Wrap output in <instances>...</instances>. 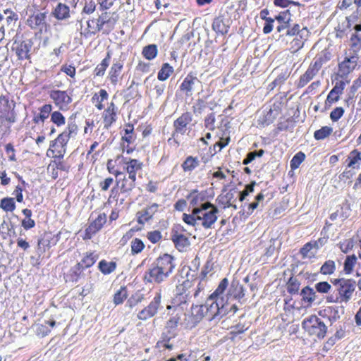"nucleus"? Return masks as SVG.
Masks as SVG:
<instances>
[{
  "mask_svg": "<svg viewBox=\"0 0 361 361\" xmlns=\"http://www.w3.org/2000/svg\"><path fill=\"white\" fill-rule=\"evenodd\" d=\"M174 257L164 254L157 258L144 275V281L148 283H161L166 280L176 267Z\"/></svg>",
  "mask_w": 361,
  "mask_h": 361,
  "instance_id": "1",
  "label": "nucleus"
},
{
  "mask_svg": "<svg viewBox=\"0 0 361 361\" xmlns=\"http://www.w3.org/2000/svg\"><path fill=\"white\" fill-rule=\"evenodd\" d=\"M197 216H200L198 221H202L201 224L204 228H211L217 220L216 214L219 212V209L210 202L201 204L200 207L197 208Z\"/></svg>",
  "mask_w": 361,
  "mask_h": 361,
  "instance_id": "2",
  "label": "nucleus"
},
{
  "mask_svg": "<svg viewBox=\"0 0 361 361\" xmlns=\"http://www.w3.org/2000/svg\"><path fill=\"white\" fill-rule=\"evenodd\" d=\"M302 326L310 335L315 336L318 338H324L327 331V326L316 315L305 319Z\"/></svg>",
  "mask_w": 361,
  "mask_h": 361,
  "instance_id": "3",
  "label": "nucleus"
},
{
  "mask_svg": "<svg viewBox=\"0 0 361 361\" xmlns=\"http://www.w3.org/2000/svg\"><path fill=\"white\" fill-rule=\"evenodd\" d=\"M356 282L353 279H345L344 282L337 288L338 294L336 296L330 295L327 298L329 302H345L347 303L352 297L355 290Z\"/></svg>",
  "mask_w": 361,
  "mask_h": 361,
  "instance_id": "4",
  "label": "nucleus"
},
{
  "mask_svg": "<svg viewBox=\"0 0 361 361\" xmlns=\"http://www.w3.org/2000/svg\"><path fill=\"white\" fill-rule=\"evenodd\" d=\"M161 300V293H157L149 304L138 312L137 318L140 320H147L155 316L158 310L162 307Z\"/></svg>",
  "mask_w": 361,
  "mask_h": 361,
  "instance_id": "5",
  "label": "nucleus"
},
{
  "mask_svg": "<svg viewBox=\"0 0 361 361\" xmlns=\"http://www.w3.org/2000/svg\"><path fill=\"white\" fill-rule=\"evenodd\" d=\"M15 103H10L8 97L0 96V118H5L6 121L11 123H15L16 121V114L13 109Z\"/></svg>",
  "mask_w": 361,
  "mask_h": 361,
  "instance_id": "6",
  "label": "nucleus"
},
{
  "mask_svg": "<svg viewBox=\"0 0 361 361\" xmlns=\"http://www.w3.org/2000/svg\"><path fill=\"white\" fill-rule=\"evenodd\" d=\"M71 137L70 135H67V133L63 131L59 135L55 140L51 142L49 151L51 152L53 154L56 152V154L54 155V157L59 159L63 158L66 153L65 147Z\"/></svg>",
  "mask_w": 361,
  "mask_h": 361,
  "instance_id": "7",
  "label": "nucleus"
},
{
  "mask_svg": "<svg viewBox=\"0 0 361 361\" xmlns=\"http://www.w3.org/2000/svg\"><path fill=\"white\" fill-rule=\"evenodd\" d=\"M207 320L216 324L219 322V317L217 315L219 311V298H214L213 296H209L204 302Z\"/></svg>",
  "mask_w": 361,
  "mask_h": 361,
  "instance_id": "8",
  "label": "nucleus"
},
{
  "mask_svg": "<svg viewBox=\"0 0 361 361\" xmlns=\"http://www.w3.org/2000/svg\"><path fill=\"white\" fill-rule=\"evenodd\" d=\"M26 24L32 30H37L42 32L47 27V13L34 12V13L28 17Z\"/></svg>",
  "mask_w": 361,
  "mask_h": 361,
  "instance_id": "9",
  "label": "nucleus"
},
{
  "mask_svg": "<svg viewBox=\"0 0 361 361\" xmlns=\"http://www.w3.org/2000/svg\"><path fill=\"white\" fill-rule=\"evenodd\" d=\"M50 98L61 110L68 109L69 104L71 103V97L66 91L51 90L49 94Z\"/></svg>",
  "mask_w": 361,
  "mask_h": 361,
  "instance_id": "10",
  "label": "nucleus"
},
{
  "mask_svg": "<svg viewBox=\"0 0 361 361\" xmlns=\"http://www.w3.org/2000/svg\"><path fill=\"white\" fill-rule=\"evenodd\" d=\"M33 45L31 39H27L21 41H15L13 49L16 51L18 59H28L30 58L29 52Z\"/></svg>",
  "mask_w": 361,
  "mask_h": 361,
  "instance_id": "11",
  "label": "nucleus"
},
{
  "mask_svg": "<svg viewBox=\"0 0 361 361\" xmlns=\"http://www.w3.org/2000/svg\"><path fill=\"white\" fill-rule=\"evenodd\" d=\"M191 121V114L190 112L183 113L173 122L174 131L172 133V137L175 138L178 134H185L186 131V127Z\"/></svg>",
  "mask_w": 361,
  "mask_h": 361,
  "instance_id": "12",
  "label": "nucleus"
},
{
  "mask_svg": "<svg viewBox=\"0 0 361 361\" xmlns=\"http://www.w3.org/2000/svg\"><path fill=\"white\" fill-rule=\"evenodd\" d=\"M106 221L105 214H99L97 219L85 230L86 238L90 239L92 235L99 231Z\"/></svg>",
  "mask_w": 361,
  "mask_h": 361,
  "instance_id": "13",
  "label": "nucleus"
},
{
  "mask_svg": "<svg viewBox=\"0 0 361 361\" xmlns=\"http://www.w3.org/2000/svg\"><path fill=\"white\" fill-rule=\"evenodd\" d=\"M135 180L136 177H130V176L128 177L123 176V178L119 176L116 180V186L120 187L122 193H129L135 186Z\"/></svg>",
  "mask_w": 361,
  "mask_h": 361,
  "instance_id": "14",
  "label": "nucleus"
},
{
  "mask_svg": "<svg viewBox=\"0 0 361 361\" xmlns=\"http://www.w3.org/2000/svg\"><path fill=\"white\" fill-rule=\"evenodd\" d=\"M286 37H299L301 39H307L309 37V31L306 27H301L298 24L288 25L286 31Z\"/></svg>",
  "mask_w": 361,
  "mask_h": 361,
  "instance_id": "15",
  "label": "nucleus"
},
{
  "mask_svg": "<svg viewBox=\"0 0 361 361\" xmlns=\"http://www.w3.org/2000/svg\"><path fill=\"white\" fill-rule=\"evenodd\" d=\"M195 82H200V81L196 76L189 73L180 85V90L184 92L186 96L190 97L192 94V91Z\"/></svg>",
  "mask_w": 361,
  "mask_h": 361,
  "instance_id": "16",
  "label": "nucleus"
},
{
  "mask_svg": "<svg viewBox=\"0 0 361 361\" xmlns=\"http://www.w3.org/2000/svg\"><path fill=\"white\" fill-rule=\"evenodd\" d=\"M228 294L235 299L238 300L240 302H242V300L245 301V290L238 280L234 279L232 281Z\"/></svg>",
  "mask_w": 361,
  "mask_h": 361,
  "instance_id": "17",
  "label": "nucleus"
},
{
  "mask_svg": "<svg viewBox=\"0 0 361 361\" xmlns=\"http://www.w3.org/2000/svg\"><path fill=\"white\" fill-rule=\"evenodd\" d=\"M53 16L58 20H66L71 17V11L68 6L59 3L52 11Z\"/></svg>",
  "mask_w": 361,
  "mask_h": 361,
  "instance_id": "18",
  "label": "nucleus"
},
{
  "mask_svg": "<svg viewBox=\"0 0 361 361\" xmlns=\"http://www.w3.org/2000/svg\"><path fill=\"white\" fill-rule=\"evenodd\" d=\"M345 87V83L343 81L336 82V85L329 92L327 98L325 102V104L329 105L334 102H336L339 99V94H341Z\"/></svg>",
  "mask_w": 361,
  "mask_h": 361,
  "instance_id": "19",
  "label": "nucleus"
},
{
  "mask_svg": "<svg viewBox=\"0 0 361 361\" xmlns=\"http://www.w3.org/2000/svg\"><path fill=\"white\" fill-rule=\"evenodd\" d=\"M192 283L188 279L183 281L182 283L177 285L175 292L176 295L180 296V303H185L189 296V288L191 287Z\"/></svg>",
  "mask_w": 361,
  "mask_h": 361,
  "instance_id": "20",
  "label": "nucleus"
},
{
  "mask_svg": "<svg viewBox=\"0 0 361 361\" xmlns=\"http://www.w3.org/2000/svg\"><path fill=\"white\" fill-rule=\"evenodd\" d=\"M171 240L175 245V247L180 251H185L186 247L190 245V240L188 237L183 234L176 232L172 235Z\"/></svg>",
  "mask_w": 361,
  "mask_h": 361,
  "instance_id": "21",
  "label": "nucleus"
},
{
  "mask_svg": "<svg viewBox=\"0 0 361 361\" xmlns=\"http://www.w3.org/2000/svg\"><path fill=\"white\" fill-rule=\"evenodd\" d=\"M176 335L177 331L174 330V329H169L168 328H165V330L161 335V340L158 343H161L162 346L171 350L173 348V345L170 344L169 341L171 339L175 338Z\"/></svg>",
  "mask_w": 361,
  "mask_h": 361,
  "instance_id": "22",
  "label": "nucleus"
},
{
  "mask_svg": "<svg viewBox=\"0 0 361 361\" xmlns=\"http://www.w3.org/2000/svg\"><path fill=\"white\" fill-rule=\"evenodd\" d=\"M277 107L278 106L274 105V108H271L262 118L259 119V123L263 126L272 123L279 115Z\"/></svg>",
  "mask_w": 361,
  "mask_h": 361,
  "instance_id": "23",
  "label": "nucleus"
},
{
  "mask_svg": "<svg viewBox=\"0 0 361 361\" xmlns=\"http://www.w3.org/2000/svg\"><path fill=\"white\" fill-rule=\"evenodd\" d=\"M205 308V304L192 306L191 314L195 323L200 322L203 318L207 319Z\"/></svg>",
  "mask_w": 361,
  "mask_h": 361,
  "instance_id": "24",
  "label": "nucleus"
},
{
  "mask_svg": "<svg viewBox=\"0 0 361 361\" xmlns=\"http://www.w3.org/2000/svg\"><path fill=\"white\" fill-rule=\"evenodd\" d=\"M52 110V106L51 104H44L39 109V113L35 115L33 118V122L35 123H39V122L44 123V121L49 116V114Z\"/></svg>",
  "mask_w": 361,
  "mask_h": 361,
  "instance_id": "25",
  "label": "nucleus"
},
{
  "mask_svg": "<svg viewBox=\"0 0 361 361\" xmlns=\"http://www.w3.org/2000/svg\"><path fill=\"white\" fill-rule=\"evenodd\" d=\"M326 311L329 314V319L332 324L341 318L345 312V309L343 306H333L329 307Z\"/></svg>",
  "mask_w": 361,
  "mask_h": 361,
  "instance_id": "26",
  "label": "nucleus"
},
{
  "mask_svg": "<svg viewBox=\"0 0 361 361\" xmlns=\"http://www.w3.org/2000/svg\"><path fill=\"white\" fill-rule=\"evenodd\" d=\"M187 199L190 200V205L192 209L198 208L203 204L204 196L198 193L197 190H194L187 196Z\"/></svg>",
  "mask_w": 361,
  "mask_h": 361,
  "instance_id": "27",
  "label": "nucleus"
},
{
  "mask_svg": "<svg viewBox=\"0 0 361 361\" xmlns=\"http://www.w3.org/2000/svg\"><path fill=\"white\" fill-rule=\"evenodd\" d=\"M331 59V54L329 52H322L321 54L317 56L315 59L314 63H312L310 66L317 73L322 68L324 63L329 61Z\"/></svg>",
  "mask_w": 361,
  "mask_h": 361,
  "instance_id": "28",
  "label": "nucleus"
},
{
  "mask_svg": "<svg viewBox=\"0 0 361 361\" xmlns=\"http://www.w3.org/2000/svg\"><path fill=\"white\" fill-rule=\"evenodd\" d=\"M98 268L99 271L106 275L114 272L116 268V263L115 262H106L102 259L99 262Z\"/></svg>",
  "mask_w": 361,
  "mask_h": 361,
  "instance_id": "29",
  "label": "nucleus"
},
{
  "mask_svg": "<svg viewBox=\"0 0 361 361\" xmlns=\"http://www.w3.org/2000/svg\"><path fill=\"white\" fill-rule=\"evenodd\" d=\"M200 165V161L197 157L192 156L188 157L182 164V168L184 171H192Z\"/></svg>",
  "mask_w": 361,
  "mask_h": 361,
  "instance_id": "30",
  "label": "nucleus"
},
{
  "mask_svg": "<svg viewBox=\"0 0 361 361\" xmlns=\"http://www.w3.org/2000/svg\"><path fill=\"white\" fill-rule=\"evenodd\" d=\"M126 171L130 177H136V172L142 169V163L137 159H130L127 163Z\"/></svg>",
  "mask_w": 361,
  "mask_h": 361,
  "instance_id": "31",
  "label": "nucleus"
},
{
  "mask_svg": "<svg viewBox=\"0 0 361 361\" xmlns=\"http://www.w3.org/2000/svg\"><path fill=\"white\" fill-rule=\"evenodd\" d=\"M157 46L154 44L145 46L142 51V54L147 60L154 59L157 56Z\"/></svg>",
  "mask_w": 361,
  "mask_h": 361,
  "instance_id": "32",
  "label": "nucleus"
},
{
  "mask_svg": "<svg viewBox=\"0 0 361 361\" xmlns=\"http://www.w3.org/2000/svg\"><path fill=\"white\" fill-rule=\"evenodd\" d=\"M350 159V161L348 164V167L355 169L360 168V162L361 161V156L360 152H359L357 149H354L350 154L348 157Z\"/></svg>",
  "mask_w": 361,
  "mask_h": 361,
  "instance_id": "33",
  "label": "nucleus"
},
{
  "mask_svg": "<svg viewBox=\"0 0 361 361\" xmlns=\"http://www.w3.org/2000/svg\"><path fill=\"white\" fill-rule=\"evenodd\" d=\"M18 20V15L11 9H5V15L4 22L8 27L15 25Z\"/></svg>",
  "mask_w": 361,
  "mask_h": 361,
  "instance_id": "34",
  "label": "nucleus"
},
{
  "mask_svg": "<svg viewBox=\"0 0 361 361\" xmlns=\"http://www.w3.org/2000/svg\"><path fill=\"white\" fill-rule=\"evenodd\" d=\"M173 72V68L168 63H165L162 65L161 69L159 70L157 78L161 81H164L169 78Z\"/></svg>",
  "mask_w": 361,
  "mask_h": 361,
  "instance_id": "35",
  "label": "nucleus"
},
{
  "mask_svg": "<svg viewBox=\"0 0 361 361\" xmlns=\"http://www.w3.org/2000/svg\"><path fill=\"white\" fill-rule=\"evenodd\" d=\"M300 295L302 296V300L308 303H312L315 300L316 293L312 288L306 286L301 290Z\"/></svg>",
  "mask_w": 361,
  "mask_h": 361,
  "instance_id": "36",
  "label": "nucleus"
},
{
  "mask_svg": "<svg viewBox=\"0 0 361 361\" xmlns=\"http://www.w3.org/2000/svg\"><path fill=\"white\" fill-rule=\"evenodd\" d=\"M317 73L310 66L306 72L300 77L298 87H302L306 85Z\"/></svg>",
  "mask_w": 361,
  "mask_h": 361,
  "instance_id": "37",
  "label": "nucleus"
},
{
  "mask_svg": "<svg viewBox=\"0 0 361 361\" xmlns=\"http://www.w3.org/2000/svg\"><path fill=\"white\" fill-rule=\"evenodd\" d=\"M356 262L357 257L355 255L347 256L343 264L345 273L347 274H351Z\"/></svg>",
  "mask_w": 361,
  "mask_h": 361,
  "instance_id": "38",
  "label": "nucleus"
},
{
  "mask_svg": "<svg viewBox=\"0 0 361 361\" xmlns=\"http://www.w3.org/2000/svg\"><path fill=\"white\" fill-rule=\"evenodd\" d=\"M198 218H200V216H197V208L192 209L190 214H183V215L184 222L193 226L197 224Z\"/></svg>",
  "mask_w": 361,
  "mask_h": 361,
  "instance_id": "39",
  "label": "nucleus"
},
{
  "mask_svg": "<svg viewBox=\"0 0 361 361\" xmlns=\"http://www.w3.org/2000/svg\"><path fill=\"white\" fill-rule=\"evenodd\" d=\"M98 255L90 252L87 254L78 264L82 266L85 269L89 268L92 266L98 259Z\"/></svg>",
  "mask_w": 361,
  "mask_h": 361,
  "instance_id": "40",
  "label": "nucleus"
},
{
  "mask_svg": "<svg viewBox=\"0 0 361 361\" xmlns=\"http://www.w3.org/2000/svg\"><path fill=\"white\" fill-rule=\"evenodd\" d=\"M109 22V18L107 16V13H104L99 16L97 19L95 27L92 30V34L95 35L97 32L101 31L105 24Z\"/></svg>",
  "mask_w": 361,
  "mask_h": 361,
  "instance_id": "41",
  "label": "nucleus"
},
{
  "mask_svg": "<svg viewBox=\"0 0 361 361\" xmlns=\"http://www.w3.org/2000/svg\"><path fill=\"white\" fill-rule=\"evenodd\" d=\"M333 132V128L329 126H324L314 133V137L317 140H324L329 137Z\"/></svg>",
  "mask_w": 361,
  "mask_h": 361,
  "instance_id": "42",
  "label": "nucleus"
},
{
  "mask_svg": "<svg viewBox=\"0 0 361 361\" xmlns=\"http://www.w3.org/2000/svg\"><path fill=\"white\" fill-rule=\"evenodd\" d=\"M123 68V64L121 63H114L111 68L109 73V78L113 84H116L118 81V77Z\"/></svg>",
  "mask_w": 361,
  "mask_h": 361,
  "instance_id": "43",
  "label": "nucleus"
},
{
  "mask_svg": "<svg viewBox=\"0 0 361 361\" xmlns=\"http://www.w3.org/2000/svg\"><path fill=\"white\" fill-rule=\"evenodd\" d=\"M212 27L216 32H219L222 35L226 34L228 30V27L226 25L221 18H216L214 20Z\"/></svg>",
  "mask_w": 361,
  "mask_h": 361,
  "instance_id": "44",
  "label": "nucleus"
},
{
  "mask_svg": "<svg viewBox=\"0 0 361 361\" xmlns=\"http://www.w3.org/2000/svg\"><path fill=\"white\" fill-rule=\"evenodd\" d=\"M0 207L6 212H13L16 208L14 199L5 197L1 200Z\"/></svg>",
  "mask_w": 361,
  "mask_h": 361,
  "instance_id": "45",
  "label": "nucleus"
},
{
  "mask_svg": "<svg viewBox=\"0 0 361 361\" xmlns=\"http://www.w3.org/2000/svg\"><path fill=\"white\" fill-rule=\"evenodd\" d=\"M300 285L299 281L295 277L291 276L287 283V291L290 294L298 293Z\"/></svg>",
  "mask_w": 361,
  "mask_h": 361,
  "instance_id": "46",
  "label": "nucleus"
},
{
  "mask_svg": "<svg viewBox=\"0 0 361 361\" xmlns=\"http://www.w3.org/2000/svg\"><path fill=\"white\" fill-rule=\"evenodd\" d=\"M357 59V57L355 56H351L349 58H345V61L340 65V68L341 69L346 68V71L350 72L355 66Z\"/></svg>",
  "mask_w": 361,
  "mask_h": 361,
  "instance_id": "47",
  "label": "nucleus"
},
{
  "mask_svg": "<svg viewBox=\"0 0 361 361\" xmlns=\"http://www.w3.org/2000/svg\"><path fill=\"white\" fill-rule=\"evenodd\" d=\"M336 270V264L333 260H327L321 267L320 272L324 275L332 274Z\"/></svg>",
  "mask_w": 361,
  "mask_h": 361,
  "instance_id": "48",
  "label": "nucleus"
},
{
  "mask_svg": "<svg viewBox=\"0 0 361 361\" xmlns=\"http://www.w3.org/2000/svg\"><path fill=\"white\" fill-rule=\"evenodd\" d=\"M128 297V291L126 287H121V288L114 294V302L116 305H119L123 302V301Z\"/></svg>",
  "mask_w": 361,
  "mask_h": 361,
  "instance_id": "49",
  "label": "nucleus"
},
{
  "mask_svg": "<svg viewBox=\"0 0 361 361\" xmlns=\"http://www.w3.org/2000/svg\"><path fill=\"white\" fill-rule=\"evenodd\" d=\"M85 268L77 264L71 269V280L74 282H78L79 279L81 278L83 269Z\"/></svg>",
  "mask_w": 361,
  "mask_h": 361,
  "instance_id": "50",
  "label": "nucleus"
},
{
  "mask_svg": "<svg viewBox=\"0 0 361 361\" xmlns=\"http://www.w3.org/2000/svg\"><path fill=\"white\" fill-rule=\"evenodd\" d=\"M305 155L302 152H298L294 155L290 162L291 169L294 170L298 169L301 163L305 160Z\"/></svg>",
  "mask_w": 361,
  "mask_h": 361,
  "instance_id": "51",
  "label": "nucleus"
},
{
  "mask_svg": "<svg viewBox=\"0 0 361 361\" xmlns=\"http://www.w3.org/2000/svg\"><path fill=\"white\" fill-rule=\"evenodd\" d=\"M104 128L108 129L116 120V112L106 113L105 110L103 114Z\"/></svg>",
  "mask_w": 361,
  "mask_h": 361,
  "instance_id": "52",
  "label": "nucleus"
},
{
  "mask_svg": "<svg viewBox=\"0 0 361 361\" xmlns=\"http://www.w3.org/2000/svg\"><path fill=\"white\" fill-rule=\"evenodd\" d=\"M219 303L220 305H219V311H218V316L219 317V321L226 315L228 314L230 312V307L228 303L224 302L223 298H219Z\"/></svg>",
  "mask_w": 361,
  "mask_h": 361,
  "instance_id": "53",
  "label": "nucleus"
},
{
  "mask_svg": "<svg viewBox=\"0 0 361 361\" xmlns=\"http://www.w3.org/2000/svg\"><path fill=\"white\" fill-rule=\"evenodd\" d=\"M222 200H226V206L225 207H233L236 209V205L233 204L235 201V191L233 190H229L225 195L221 196Z\"/></svg>",
  "mask_w": 361,
  "mask_h": 361,
  "instance_id": "54",
  "label": "nucleus"
},
{
  "mask_svg": "<svg viewBox=\"0 0 361 361\" xmlns=\"http://www.w3.org/2000/svg\"><path fill=\"white\" fill-rule=\"evenodd\" d=\"M228 285V281L226 278H224L221 281L216 290L209 296H213L214 298H221L220 295H221L225 291Z\"/></svg>",
  "mask_w": 361,
  "mask_h": 361,
  "instance_id": "55",
  "label": "nucleus"
},
{
  "mask_svg": "<svg viewBox=\"0 0 361 361\" xmlns=\"http://www.w3.org/2000/svg\"><path fill=\"white\" fill-rule=\"evenodd\" d=\"M144 247L145 244L140 239L135 238L131 241V252L133 255L140 253Z\"/></svg>",
  "mask_w": 361,
  "mask_h": 361,
  "instance_id": "56",
  "label": "nucleus"
},
{
  "mask_svg": "<svg viewBox=\"0 0 361 361\" xmlns=\"http://www.w3.org/2000/svg\"><path fill=\"white\" fill-rule=\"evenodd\" d=\"M109 56L108 55V56L104 59L101 63L99 64L94 69L95 75L97 76H102L104 74L105 71L109 66Z\"/></svg>",
  "mask_w": 361,
  "mask_h": 361,
  "instance_id": "57",
  "label": "nucleus"
},
{
  "mask_svg": "<svg viewBox=\"0 0 361 361\" xmlns=\"http://www.w3.org/2000/svg\"><path fill=\"white\" fill-rule=\"evenodd\" d=\"M51 121L57 126H61L65 124L66 119L61 112L56 111L51 114Z\"/></svg>",
  "mask_w": 361,
  "mask_h": 361,
  "instance_id": "58",
  "label": "nucleus"
},
{
  "mask_svg": "<svg viewBox=\"0 0 361 361\" xmlns=\"http://www.w3.org/2000/svg\"><path fill=\"white\" fill-rule=\"evenodd\" d=\"M144 299V295L140 293H136L133 295L127 301V305L130 307H133L138 303L141 302Z\"/></svg>",
  "mask_w": 361,
  "mask_h": 361,
  "instance_id": "59",
  "label": "nucleus"
},
{
  "mask_svg": "<svg viewBox=\"0 0 361 361\" xmlns=\"http://www.w3.org/2000/svg\"><path fill=\"white\" fill-rule=\"evenodd\" d=\"M287 78V74L286 73H281L276 77V78L269 85V89L273 90L277 86H281Z\"/></svg>",
  "mask_w": 361,
  "mask_h": 361,
  "instance_id": "60",
  "label": "nucleus"
},
{
  "mask_svg": "<svg viewBox=\"0 0 361 361\" xmlns=\"http://www.w3.org/2000/svg\"><path fill=\"white\" fill-rule=\"evenodd\" d=\"M51 331L48 323L38 324L36 325V333L42 337L46 336Z\"/></svg>",
  "mask_w": 361,
  "mask_h": 361,
  "instance_id": "61",
  "label": "nucleus"
},
{
  "mask_svg": "<svg viewBox=\"0 0 361 361\" xmlns=\"http://www.w3.org/2000/svg\"><path fill=\"white\" fill-rule=\"evenodd\" d=\"M307 39H301L299 37L293 38L290 44H291V49H293V51H297L300 50L301 48L303 47L305 42Z\"/></svg>",
  "mask_w": 361,
  "mask_h": 361,
  "instance_id": "62",
  "label": "nucleus"
},
{
  "mask_svg": "<svg viewBox=\"0 0 361 361\" xmlns=\"http://www.w3.org/2000/svg\"><path fill=\"white\" fill-rule=\"evenodd\" d=\"M159 205L156 203L152 204L146 209L142 210L143 216H146L148 220L152 219L153 215L157 212Z\"/></svg>",
  "mask_w": 361,
  "mask_h": 361,
  "instance_id": "63",
  "label": "nucleus"
},
{
  "mask_svg": "<svg viewBox=\"0 0 361 361\" xmlns=\"http://www.w3.org/2000/svg\"><path fill=\"white\" fill-rule=\"evenodd\" d=\"M315 288L320 293H327L331 288V286L326 281L316 283Z\"/></svg>",
  "mask_w": 361,
  "mask_h": 361,
  "instance_id": "64",
  "label": "nucleus"
}]
</instances>
